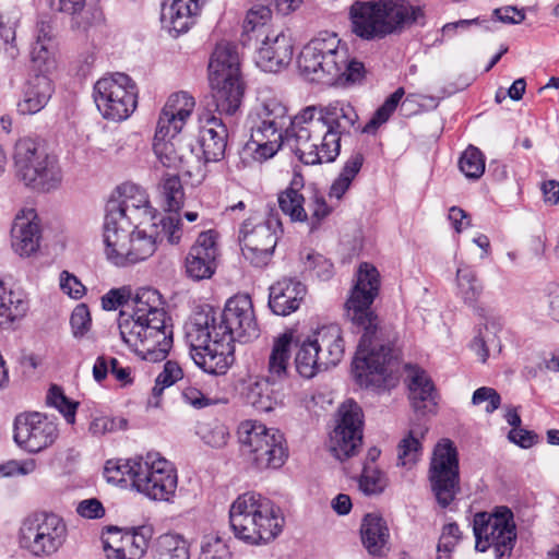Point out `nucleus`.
<instances>
[{"instance_id": "1", "label": "nucleus", "mask_w": 559, "mask_h": 559, "mask_svg": "<svg viewBox=\"0 0 559 559\" xmlns=\"http://www.w3.org/2000/svg\"><path fill=\"white\" fill-rule=\"evenodd\" d=\"M260 329L248 295L230 297L219 313L207 307L194 314L187 328L190 355L210 374H225L234 362V343L258 338Z\"/></svg>"}, {"instance_id": "2", "label": "nucleus", "mask_w": 559, "mask_h": 559, "mask_svg": "<svg viewBox=\"0 0 559 559\" xmlns=\"http://www.w3.org/2000/svg\"><path fill=\"white\" fill-rule=\"evenodd\" d=\"M379 289L378 270L367 262L361 263L345 307L354 331L361 334L353 360V374L364 386L381 382L395 360L393 345L389 338H384L379 318L371 308Z\"/></svg>"}, {"instance_id": "3", "label": "nucleus", "mask_w": 559, "mask_h": 559, "mask_svg": "<svg viewBox=\"0 0 559 559\" xmlns=\"http://www.w3.org/2000/svg\"><path fill=\"white\" fill-rule=\"evenodd\" d=\"M357 120L355 108L345 100L306 106L286 130L288 146L306 165L332 163L340 155L342 136Z\"/></svg>"}, {"instance_id": "4", "label": "nucleus", "mask_w": 559, "mask_h": 559, "mask_svg": "<svg viewBox=\"0 0 559 559\" xmlns=\"http://www.w3.org/2000/svg\"><path fill=\"white\" fill-rule=\"evenodd\" d=\"M132 313L120 312L118 328L122 341L143 360H164L173 346V326L159 292L141 287L130 298Z\"/></svg>"}, {"instance_id": "5", "label": "nucleus", "mask_w": 559, "mask_h": 559, "mask_svg": "<svg viewBox=\"0 0 559 559\" xmlns=\"http://www.w3.org/2000/svg\"><path fill=\"white\" fill-rule=\"evenodd\" d=\"M104 475L109 483L126 481L150 499L168 501L176 491L178 478L173 464L157 452L136 455L128 460H109L104 467Z\"/></svg>"}, {"instance_id": "6", "label": "nucleus", "mask_w": 559, "mask_h": 559, "mask_svg": "<svg viewBox=\"0 0 559 559\" xmlns=\"http://www.w3.org/2000/svg\"><path fill=\"white\" fill-rule=\"evenodd\" d=\"M285 520L281 509L254 491L239 495L229 508V527L245 544L258 546L275 539Z\"/></svg>"}, {"instance_id": "7", "label": "nucleus", "mask_w": 559, "mask_h": 559, "mask_svg": "<svg viewBox=\"0 0 559 559\" xmlns=\"http://www.w3.org/2000/svg\"><path fill=\"white\" fill-rule=\"evenodd\" d=\"M353 32L362 39L400 34L424 16L420 7L409 0L356 1L349 10Z\"/></svg>"}, {"instance_id": "8", "label": "nucleus", "mask_w": 559, "mask_h": 559, "mask_svg": "<svg viewBox=\"0 0 559 559\" xmlns=\"http://www.w3.org/2000/svg\"><path fill=\"white\" fill-rule=\"evenodd\" d=\"M15 174L25 186L40 191L58 188L62 170L55 154L34 139H20L13 153Z\"/></svg>"}, {"instance_id": "9", "label": "nucleus", "mask_w": 559, "mask_h": 559, "mask_svg": "<svg viewBox=\"0 0 559 559\" xmlns=\"http://www.w3.org/2000/svg\"><path fill=\"white\" fill-rule=\"evenodd\" d=\"M237 432L242 452L258 469L283 466L288 451L284 435L278 429L248 419L240 423Z\"/></svg>"}, {"instance_id": "10", "label": "nucleus", "mask_w": 559, "mask_h": 559, "mask_svg": "<svg viewBox=\"0 0 559 559\" xmlns=\"http://www.w3.org/2000/svg\"><path fill=\"white\" fill-rule=\"evenodd\" d=\"M346 61V49L340 47L335 34L324 33L311 39L298 56V68L302 75L316 83L333 85L340 69Z\"/></svg>"}, {"instance_id": "11", "label": "nucleus", "mask_w": 559, "mask_h": 559, "mask_svg": "<svg viewBox=\"0 0 559 559\" xmlns=\"http://www.w3.org/2000/svg\"><path fill=\"white\" fill-rule=\"evenodd\" d=\"M67 538V524L55 513L32 514L24 519L19 531L21 547L37 558H47L57 554Z\"/></svg>"}, {"instance_id": "12", "label": "nucleus", "mask_w": 559, "mask_h": 559, "mask_svg": "<svg viewBox=\"0 0 559 559\" xmlns=\"http://www.w3.org/2000/svg\"><path fill=\"white\" fill-rule=\"evenodd\" d=\"M473 532L476 550L485 552L493 548L496 559H507L511 556L516 532L513 513L509 508H497L491 514L476 513L473 519Z\"/></svg>"}, {"instance_id": "13", "label": "nucleus", "mask_w": 559, "mask_h": 559, "mask_svg": "<svg viewBox=\"0 0 559 559\" xmlns=\"http://www.w3.org/2000/svg\"><path fill=\"white\" fill-rule=\"evenodd\" d=\"M94 102L105 119L122 121L138 106V88L124 73H114L99 79L94 85Z\"/></svg>"}, {"instance_id": "14", "label": "nucleus", "mask_w": 559, "mask_h": 559, "mask_svg": "<svg viewBox=\"0 0 559 559\" xmlns=\"http://www.w3.org/2000/svg\"><path fill=\"white\" fill-rule=\"evenodd\" d=\"M282 231V223L275 214H270L266 219L258 223L252 219L245 221L239 231L245 259L257 267L267 265Z\"/></svg>"}, {"instance_id": "15", "label": "nucleus", "mask_w": 559, "mask_h": 559, "mask_svg": "<svg viewBox=\"0 0 559 559\" xmlns=\"http://www.w3.org/2000/svg\"><path fill=\"white\" fill-rule=\"evenodd\" d=\"M429 480L438 503L442 508L450 506L460 489L457 451L451 440L443 439L435 447Z\"/></svg>"}, {"instance_id": "16", "label": "nucleus", "mask_w": 559, "mask_h": 559, "mask_svg": "<svg viewBox=\"0 0 559 559\" xmlns=\"http://www.w3.org/2000/svg\"><path fill=\"white\" fill-rule=\"evenodd\" d=\"M362 427L361 407L353 400L342 403L329 442L330 451L335 459L343 462L358 452L362 443Z\"/></svg>"}, {"instance_id": "17", "label": "nucleus", "mask_w": 559, "mask_h": 559, "mask_svg": "<svg viewBox=\"0 0 559 559\" xmlns=\"http://www.w3.org/2000/svg\"><path fill=\"white\" fill-rule=\"evenodd\" d=\"M59 429L53 419L40 413L20 414L14 420V441L28 453H39L58 439Z\"/></svg>"}, {"instance_id": "18", "label": "nucleus", "mask_w": 559, "mask_h": 559, "mask_svg": "<svg viewBox=\"0 0 559 559\" xmlns=\"http://www.w3.org/2000/svg\"><path fill=\"white\" fill-rule=\"evenodd\" d=\"M119 198L111 199L106 204V212L116 210L122 217L131 221L135 228L156 219L146 191L134 185L123 183L118 188Z\"/></svg>"}, {"instance_id": "19", "label": "nucleus", "mask_w": 559, "mask_h": 559, "mask_svg": "<svg viewBox=\"0 0 559 559\" xmlns=\"http://www.w3.org/2000/svg\"><path fill=\"white\" fill-rule=\"evenodd\" d=\"M246 129L250 133V139L246 144V148L250 151L253 158L263 162L272 158L286 142L288 144L285 128L265 120H259L248 117L245 123Z\"/></svg>"}, {"instance_id": "20", "label": "nucleus", "mask_w": 559, "mask_h": 559, "mask_svg": "<svg viewBox=\"0 0 559 559\" xmlns=\"http://www.w3.org/2000/svg\"><path fill=\"white\" fill-rule=\"evenodd\" d=\"M217 236L213 229L202 231L198 236L186 258V271L191 278L201 281L214 274L218 257Z\"/></svg>"}, {"instance_id": "21", "label": "nucleus", "mask_w": 559, "mask_h": 559, "mask_svg": "<svg viewBox=\"0 0 559 559\" xmlns=\"http://www.w3.org/2000/svg\"><path fill=\"white\" fill-rule=\"evenodd\" d=\"M135 228L131 221L122 217L120 212H106L104 222V242L107 259L117 266H123L122 258Z\"/></svg>"}, {"instance_id": "22", "label": "nucleus", "mask_w": 559, "mask_h": 559, "mask_svg": "<svg viewBox=\"0 0 559 559\" xmlns=\"http://www.w3.org/2000/svg\"><path fill=\"white\" fill-rule=\"evenodd\" d=\"M154 153L159 163L167 168L183 170L191 174L188 169L189 158L194 156L189 145L182 143L179 133H173L170 130L156 129L153 142Z\"/></svg>"}, {"instance_id": "23", "label": "nucleus", "mask_w": 559, "mask_h": 559, "mask_svg": "<svg viewBox=\"0 0 559 559\" xmlns=\"http://www.w3.org/2000/svg\"><path fill=\"white\" fill-rule=\"evenodd\" d=\"M294 55L292 38L283 32L265 34L257 51V66L265 72H277L289 64Z\"/></svg>"}, {"instance_id": "24", "label": "nucleus", "mask_w": 559, "mask_h": 559, "mask_svg": "<svg viewBox=\"0 0 559 559\" xmlns=\"http://www.w3.org/2000/svg\"><path fill=\"white\" fill-rule=\"evenodd\" d=\"M23 87L22 99L17 103V111L22 115H34L40 111L48 103L53 92L51 80L44 67L34 68Z\"/></svg>"}, {"instance_id": "25", "label": "nucleus", "mask_w": 559, "mask_h": 559, "mask_svg": "<svg viewBox=\"0 0 559 559\" xmlns=\"http://www.w3.org/2000/svg\"><path fill=\"white\" fill-rule=\"evenodd\" d=\"M269 307L277 316H289L304 300L307 288L297 280L282 278L270 287Z\"/></svg>"}, {"instance_id": "26", "label": "nucleus", "mask_w": 559, "mask_h": 559, "mask_svg": "<svg viewBox=\"0 0 559 559\" xmlns=\"http://www.w3.org/2000/svg\"><path fill=\"white\" fill-rule=\"evenodd\" d=\"M204 0H166L162 4L160 21L176 35L186 33L194 23Z\"/></svg>"}, {"instance_id": "27", "label": "nucleus", "mask_w": 559, "mask_h": 559, "mask_svg": "<svg viewBox=\"0 0 559 559\" xmlns=\"http://www.w3.org/2000/svg\"><path fill=\"white\" fill-rule=\"evenodd\" d=\"M409 400L417 414L433 413L437 406V393L429 374L419 367L407 368Z\"/></svg>"}, {"instance_id": "28", "label": "nucleus", "mask_w": 559, "mask_h": 559, "mask_svg": "<svg viewBox=\"0 0 559 559\" xmlns=\"http://www.w3.org/2000/svg\"><path fill=\"white\" fill-rule=\"evenodd\" d=\"M194 106V98L187 92L171 94L160 111L156 129H159L160 133L163 130L180 133Z\"/></svg>"}, {"instance_id": "29", "label": "nucleus", "mask_w": 559, "mask_h": 559, "mask_svg": "<svg viewBox=\"0 0 559 559\" xmlns=\"http://www.w3.org/2000/svg\"><path fill=\"white\" fill-rule=\"evenodd\" d=\"M321 365L325 370L335 367L343 358L345 344L340 325L331 323L319 328L312 335Z\"/></svg>"}, {"instance_id": "30", "label": "nucleus", "mask_w": 559, "mask_h": 559, "mask_svg": "<svg viewBox=\"0 0 559 559\" xmlns=\"http://www.w3.org/2000/svg\"><path fill=\"white\" fill-rule=\"evenodd\" d=\"M51 19H40L36 24L35 41L31 49L34 68L51 71L56 67V39Z\"/></svg>"}, {"instance_id": "31", "label": "nucleus", "mask_w": 559, "mask_h": 559, "mask_svg": "<svg viewBox=\"0 0 559 559\" xmlns=\"http://www.w3.org/2000/svg\"><path fill=\"white\" fill-rule=\"evenodd\" d=\"M360 538L372 557H383L390 550V531L385 520L378 514L368 513L364 516Z\"/></svg>"}, {"instance_id": "32", "label": "nucleus", "mask_w": 559, "mask_h": 559, "mask_svg": "<svg viewBox=\"0 0 559 559\" xmlns=\"http://www.w3.org/2000/svg\"><path fill=\"white\" fill-rule=\"evenodd\" d=\"M228 130L221 118L211 116L199 133V143L206 163L218 162L225 156Z\"/></svg>"}, {"instance_id": "33", "label": "nucleus", "mask_w": 559, "mask_h": 559, "mask_svg": "<svg viewBox=\"0 0 559 559\" xmlns=\"http://www.w3.org/2000/svg\"><path fill=\"white\" fill-rule=\"evenodd\" d=\"M215 109L221 115L234 116L241 106L245 85L241 78L210 81Z\"/></svg>"}, {"instance_id": "34", "label": "nucleus", "mask_w": 559, "mask_h": 559, "mask_svg": "<svg viewBox=\"0 0 559 559\" xmlns=\"http://www.w3.org/2000/svg\"><path fill=\"white\" fill-rule=\"evenodd\" d=\"M210 81L241 78L240 60L235 45L218 43L209 63Z\"/></svg>"}, {"instance_id": "35", "label": "nucleus", "mask_w": 559, "mask_h": 559, "mask_svg": "<svg viewBox=\"0 0 559 559\" xmlns=\"http://www.w3.org/2000/svg\"><path fill=\"white\" fill-rule=\"evenodd\" d=\"M304 188V177L295 174L289 186L277 198L278 206L283 214L292 222L305 223L308 221V212L305 209L306 199L300 190Z\"/></svg>"}, {"instance_id": "36", "label": "nucleus", "mask_w": 559, "mask_h": 559, "mask_svg": "<svg viewBox=\"0 0 559 559\" xmlns=\"http://www.w3.org/2000/svg\"><path fill=\"white\" fill-rule=\"evenodd\" d=\"M11 235L12 248L21 257H29L39 248V225L24 216H16Z\"/></svg>"}, {"instance_id": "37", "label": "nucleus", "mask_w": 559, "mask_h": 559, "mask_svg": "<svg viewBox=\"0 0 559 559\" xmlns=\"http://www.w3.org/2000/svg\"><path fill=\"white\" fill-rule=\"evenodd\" d=\"M292 333H283L274 340L267 364V379L275 383L287 376L290 359Z\"/></svg>"}, {"instance_id": "38", "label": "nucleus", "mask_w": 559, "mask_h": 559, "mask_svg": "<svg viewBox=\"0 0 559 559\" xmlns=\"http://www.w3.org/2000/svg\"><path fill=\"white\" fill-rule=\"evenodd\" d=\"M248 117L265 122L276 123L282 127H290L293 118L288 116V109L284 103L276 96H263L259 99V104L254 106L248 114Z\"/></svg>"}, {"instance_id": "39", "label": "nucleus", "mask_w": 559, "mask_h": 559, "mask_svg": "<svg viewBox=\"0 0 559 559\" xmlns=\"http://www.w3.org/2000/svg\"><path fill=\"white\" fill-rule=\"evenodd\" d=\"M428 428L424 425L412 427L407 435L399 442L397 461L405 467L414 466L421 456V440L427 433Z\"/></svg>"}, {"instance_id": "40", "label": "nucleus", "mask_w": 559, "mask_h": 559, "mask_svg": "<svg viewBox=\"0 0 559 559\" xmlns=\"http://www.w3.org/2000/svg\"><path fill=\"white\" fill-rule=\"evenodd\" d=\"M153 537V528L150 525H142L124 532L122 547L118 548L120 559H141L147 550L148 543Z\"/></svg>"}, {"instance_id": "41", "label": "nucleus", "mask_w": 559, "mask_h": 559, "mask_svg": "<svg viewBox=\"0 0 559 559\" xmlns=\"http://www.w3.org/2000/svg\"><path fill=\"white\" fill-rule=\"evenodd\" d=\"M28 309L27 301L20 293L8 290L0 280V328L11 325L23 318Z\"/></svg>"}, {"instance_id": "42", "label": "nucleus", "mask_w": 559, "mask_h": 559, "mask_svg": "<svg viewBox=\"0 0 559 559\" xmlns=\"http://www.w3.org/2000/svg\"><path fill=\"white\" fill-rule=\"evenodd\" d=\"M155 559H190V545L178 533H165L154 544Z\"/></svg>"}, {"instance_id": "43", "label": "nucleus", "mask_w": 559, "mask_h": 559, "mask_svg": "<svg viewBox=\"0 0 559 559\" xmlns=\"http://www.w3.org/2000/svg\"><path fill=\"white\" fill-rule=\"evenodd\" d=\"M132 228L128 248L122 258L123 266L134 264L150 258L156 250V238L153 233L150 235L145 230H136Z\"/></svg>"}, {"instance_id": "44", "label": "nucleus", "mask_w": 559, "mask_h": 559, "mask_svg": "<svg viewBox=\"0 0 559 559\" xmlns=\"http://www.w3.org/2000/svg\"><path fill=\"white\" fill-rule=\"evenodd\" d=\"M456 295L468 306H474L479 299L484 286L476 271L468 265H460L456 270Z\"/></svg>"}, {"instance_id": "45", "label": "nucleus", "mask_w": 559, "mask_h": 559, "mask_svg": "<svg viewBox=\"0 0 559 559\" xmlns=\"http://www.w3.org/2000/svg\"><path fill=\"white\" fill-rule=\"evenodd\" d=\"M295 366L297 372L307 379H311L316 374L324 371L321 365L320 354H318L311 336L299 345L295 356Z\"/></svg>"}, {"instance_id": "46", "label": "nucleus", "mask_w": 559, "mask_h": 559, "mask_svg": "<svg viewBox=\"0 0 559 559\" xmlns=\"http://www.w3.org/2000/svg\"><path fill=\"white\" fill-rule=\"evenodd\" d=\"M500 325L496 322H486L477 331V334L471 343L472 350L479 357L481 362H486L491 350H501L498 331Z\"/></svg>"}, {"instance_id": "47", "label": "nucleus", "mask_w": 559, "mask_h": 559, "mask_svg": "<svg viewBox=\"0 0 559 559\" xmlns=\"http://www.w3.org/2000/svg\"><path fill=\"white\" fill-rule=\"evenodd\" d=\"M364 164V156L361 153H354L344 164L340 176L333 181L329 195L341 200L345 192L349 189L352 181L357 176Z\"/></svg>"}, {"instance_id": "48", "label": "nucleus", "mask_w": 559, "mask_h": 559, "mask_svg": "<svg viewBox=\"0 0 559 559\" xmlns=\"http://www.w3.org/2000/svg\"><path fill=\"white\" fill-rule=\"evenodd\" d=\"M271 382L272 381L266 378L265 380L255 381L248 388L246 395L247 402L259 412H271L276 404Z\"/></svg>"}, {"instance_id": "49", "label": "nucleus", "mask_w": 559, "mask_h": 559, "mask_svg": "<svg viewBox=\"0 0 559 559\" xmlns=\"http://www.w3.org/2000/svg\"><path fill=\"white\" fill-rule=\"evenodd\" d=\"M160 194L168 212L177 213L183 205L185 191L178 175H167L160 183Z\"/></svg>"}, {"instance_id": "50", "label": "nucleus", "mask_w": 559, "mask_h": 559, "mask_svg": "<svg viewBox=\"0 0 559 559\" xmlns=\"http://www.w3.org/2000/svg\"><path fill=\"white\" fill-rule=\"evenodd\" d=\"M357 480L359 490L366 496L379 495L386 487L383 473L370 463H361V473Z\"/></svg>"}, {"instance_id": "51", "label": "nucleus", "mask_w": 559, "mask_h": 559, "mask_svg": "<svg viewBox=\"0 0 559 559\" xmlns=\"http://www.w3.org/2000/svg\"><path fill=\"white\" fill-rule=\"evenodd\" d=\"M405 95L403 87H399L392 93L384 103L376 110L371 119L362 128L364 133H374L377 129L385 123L391 115L395 111L399 103Z\"/></svg>"}, {"instance_id": "52", "label": "nucleus", "mask_w": 559, "mask_h": 559, "mask_svg": "<svg viewBox=\"0 0 559 559\" xmlns=\"http://www.w3.org/2000/svg\"><path fill=\"white\" fill-rule=\"evenodd\" d=\"M183 371L178 362L168 360L165 362L163 370L156 377L155 385L152 389V396L155 401L150 400V404L158 406V399L166 388L174 385L177 381L181 380Z\"/></svg>"}, {"instance_id": "53", "label": "nucleus", "mask_w": 559, "mask_h": 559, "mask_svg": "<svg viewBox=\"0 0 559 559\" xmlns=\"http://www.w3.org/2000/svg\"><path fill=\"white\" fill-rule=\"evenodd\" d=\"M460 170L469 179H478L485 171V158L480 150L468 146L460 157Z\"/></svg>"}, {"instance_id": "54", "label": "nucleus", "mask_w": 559, "mask_h": 559, "mask_svg": "<svg viewBox=\"0 0 559 559\" xmlns=\"http://www.w3.org/2000/svg\"><path fill=\"white\" fill-rule=\"evenodd\" d=\"M155 228L154 238L163 240L166 238L170 243H178L181 239V221L178 215H167L160 217L158 223L152 221L148 223Z\"/></svg>"}, {"instance_id": "55", "label": "nucleus", "mask_w": 559, "mask_h": 559, "mask_svg": "<svg viewBox=\"0 0 559 559\" xmlns=\"http://www.w3.org/2000/svg\"><path fill=\"white\" fill-rule=\"evenodd\" d=\"M198 435L204 443L212 448L224 447L229 438L228 428L218 420H211L199 425Z\"/></svg>"}, {"instance_id": "56", "label": "nucleus", "mask_w": 559, "mask_h": 559, "mask_svg": "<svg viewBox=\"0 0 559 559\" xmlns=\"http://www.w3.org/2000/svg\"><path fill=\"white\" fill-rule=\"evenodd\" d=\"M228 546L218 535L204 536L199 559H230Z\"/></svg>"}, {"instance_id": "57", "label": "nucleus", "mask_w": 559, "mask_h": 559, "mask_svg": "<svg viewBox=\"0 0 559 559\" xmlns=\"http://www.w3.org/2000/svg\"><path fill=\"white\" fill-rule=\"evenodd\" d=\"M47 403L56 407L63 415L68 424H74L78 403L70 402L60 388L56 385L50 388Z\"/></svg>"}, {"instance_id": "58", "label": "nucleus", "mask_w": 559, "mask_h": 559, "mask_svg": "<svg viewBox=\"0 0 559 559\" xmlns=\"http://www.w3.org/2000/svg\"><path fill=\"white\" fill-rule=\"evenodd\" d=\"M272 12L266 5H255L251 8L246 16V32H258V37L265 34V24L271 19Z\"/></svg>"}, {"instance_id": "59", "label": "nucleus", "mask_w": 559, "mask_h": 559, "mask_svg": "<svg viewBox=\"0 0 559 559\" xmlns=\"http://www.w3.org/2000/svg\"><path fill=\"white\" fill-rule=\"evenodd\" d=\"M365 66L362 62L355 59L349 60L346 55V61L340 69V76L335 81L336 86H346L360 82L365 78Z\"/></svg>"}, {"instance_id": "60", "label": "nucleus", "mask_w": 559, "mask_h": 559, "mask_svg": "<svg viewBox=\"0 0 559 559\" xmlns=\"http://www.w3.org/2000/svg\"><path fill=\"white\" fill-rule=\"evenodd\" d=\"M124 532L116 526H107L102 534V543L109 559H120L118 548L122 547Z\"/></svg>"}, {"instance_id": "61", "label": "nucleus", "mask_w": 559, "mask_h": 559, "mask_svg": "<svg viewBox=\"0 0 559 559\" xmlns=\"http://www.w3.org/2000/svg\"><path fill=\"white\" fill-rule=\"evenodd\" d=\"M91 314L86 305H78L72 311L70 318V324L72 328L73 335L75 337H82L91 328Z\"/></svg>"}, {"instance_id": "62", "label": "nucleus", "mask_w": 559, "mask_h": 559, "mask_svg": "<svg viewBox=\"0 0 559 559\" xmlns=\"http://www.w3.org/2000/svg\"><path fill=\"white\" fill-rule=\"evenodd\" d=\"M310 210V216L308 215V219L310 221L311 228H316L322 219L330 215L332 209L326 204V201L323 195L313 192L310 202L308 204Z\"/></svg>"}, {"instance_id": "63", "label": "nucleus", "mask_w": 559, "mask_h": 559, "mask_svg": "<svg viewBox=\"0 0 559 559\" xmlns=\"http://www.w3.org/2000/svg\"><path fill=\"white\" fill-rule=\"evenodd\" d=\"M306 269L312 271L321 281H328L333 275V264L319 253L307 255Z\"/></svg>"}, {"instance_id": "64", "label": "nucleus", "mask_w": 559, "mask_h": 559, "mask_svg": "<svg viewBox=\"0 0 559 559\" xmlns=\"http://www.w3.org/2000/svg\"><path fill=\"white\" fill-rule=\"evenodd\" d=\"M132 292L129 287L112 288L102 297V306L105 310H116L120 306L128 305Z\"/></svg>"}]
</instances>
